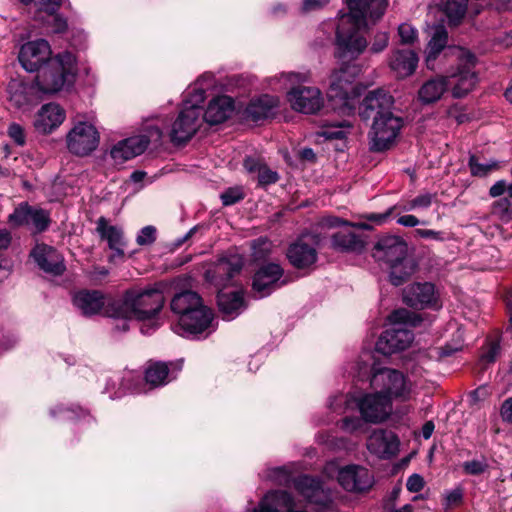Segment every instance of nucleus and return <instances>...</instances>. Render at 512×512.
Returning <instances> with one entry per match:
<instances>
[{
  "label": "nucleus",
  "mask_w": 512,
  "mask_h": 512,
  "mask_svg": "<svg viewBox=\"0 0 512 512\" xmlns=\"http://www.w3.org/2000/svg\"><path fill=\"white\" fill-rule=\"evenodd\" d=\"M332 247L341 252L361 253L365 248V241L359 235L340 231L332 236Z\"/></svg>",
  "instance_id": "f704fd0d"
},
{
  "label": "nucleus",
  "mask_w": 512,
  "mask_h": 512,
  "mask_svg": "<svg viewBox=\"0 0 512 512\" xmlns=\"http://www.w3.org/2000/svg\"><path fill=\"white\" fill-rule=\"evenodd\" d=\"M7 133L9 137L19 146H24L26 143V134L24 128L18 123H11L8 127Z\"/></svg>",
  "instance_id": "8fccbe9b"
},
{
  "label": "nucleus",
  "mask_w": 512,
  "mask_h": 512,
  "mask_svg": "<svg viewBox=\"0 0 512 512\" xmlns=\"http://www.w3.org/2000/svg\"><path fill=\"white\" fill-rule=\"evenodd\" d=\"M348 13L339 16L336 29V56L342 62L356 59L367 47L363 31L384 15L387 0H345Z\"/></svg>",
  "instance_id": "f257e3e1"
},
{
  "label": "nucleus",
  "mask_w": 512,
  "mask_h": 512,
  "mask_svg": "<svg viewBox=\"0 0 512 512\" xmlns=\"http://www.w3.org/2000/svg\"><path fill=\"white\" fill-rule=\"evenodd\" d=\"M289 262L297 269H307L317 261V250L312 237L302 236L287 251Z\"/></svg>",
  "instance_id": "5701e85b"
},
{
  "label": "nucleus",
  "mask_w": 512,
  "mask_h": 512,
  "mask_svg": "<svg viewBox=\"0 0 512 512\" xmlns=\"http://www.w3.org/2000/svg\"><path fill=\"white\" fill-rule=\"evenodd\" d=\"M145 381L151 387L167 384L170 381L168 365L163 362H150L145 370Z\"/></svg>",
  "instance_id": "c9c22d12"
},
{
  "label": "nucleus",
  "mask_w": 512,
  "mask_h": 512,
  "mask_svg": "<svg viewBox=\"0 0 512 512\" xmlns=\"http://www.w3.org/2000/svg\"><path fill=\"white\" fill-rule=\"evenodd\" d=\"M257 178L260 185H269L275 183L278 180V175L275 171H272L263 165L259 168Z\"/></svg>",
  "instance_id": "864d4df0"
},
{
  "label": "nucleus",
  "mask_w": 512,
  "mask_h": 512,
  "mask_svg": "<svg viewBox=\"0 0 512 512\" xmlns=\"http://www.w3.org/2000/svg\"><path fill=\"white\" fill-rule=\"evenodd\" d=\"M389 267L390 282L395 286L403 284L415 271L414 262L408 258L392 264Z\"/></svg>",
  "instance_id": "4c0bfd02"
},
{
  "label": "nucleus",
  "mask_w": 512,
  "mask_h": 512,
  "mask_svg": "<svg viewBox=\"0 0 512 512\" xmlns=\"http://www.w3.org/2000/svg\"><path fill=\"white\" fill-rule=\"evenodd\" d=\"M468 166L470 172L475 177H485L491 172L498 170L500 165L496 160H490L487 163H479L475 155H471L469 158Z\"/></svg>",
  "instance_id": "58836bf2"
},
{
  "label": "nucleus",
  "mask_w": 512,
  "mask_h": 512,
  "mask_svg": "<svg viewBox=\"0 0 512 512\" xmlns=\"http://www.w3.org/2000/svg\"><path fill=\"white\" fill-rule=\"evenodd\" d=\"M416 235L421 237V238L433 239V240H436V241H443L444 240V236H443L442 232L434 231V230H430V229H417L416 230Z\"/></svg>",
  "instance_id": "e2e57ef3"
},
{
  "label": "nucleus",
  "mask_w": 512,
  "mask_h": 512,
  "mask_svg": "<svg viewBox=\"0 0 512 512\" xmlns=\"http://www.w3.org/2000/svg\"><path fill=\"white\" fill-rule=\"evenodd\" d=\"M35 84L29 85L22 80L12 79L8 84L9 101L16 108L29 106L33 101Z\"/></svg>",
  "instance_id": "2f4dec72"
},
{
  "label": "nucleus",
  "mask_w": 512,
  "mask_h": 512,
  "mask_svg": "<svg viewBox=\"0 0 512 512\" xmlns=\"http://www.w3.org/2000/svg\"><path fill=\"white\" fill-rule=\"evenodd\" d=\"M359 72L360 68L357 65L347 64L331 75L327 97L333 108L344 115L353 114L355 111L359 90L354 80Z\"/></svg>",
  "instance_id": "6e6552de"
},
{
  "label": "nucleus",
  "mask_w": 512,
  "mask_h": 512,
  "mask_svg": "<svg viewBox=\"0 0 512 512\" xmlns=\"http://www.w3.org/2000/svg\"><path fill=\"white\" fill-rule=\"evenodd\" d=\"M280 88L288 89L287 101L294 111L304 114H314L324 105L322 92L317 87L300 86L311 80L308 70L302 72H283L274 78Z\"/></svg>",
  "instance_id": "20e7f679"
},
{
  "label": "nucleus",
  "mask_w": 512,
  "mask_h": 512,
  "mask_svg": "<svg viewBox=\"0 0 512 512\" xmlns=\"http://www.w3.org/2000/svg\"><path fill=\"white\" fill-rule=\"evenodd\" d=\"M424 484L425 482L423 477L415 473L408 477L406 487L408 491L416 493L423 489Z\"/></svg>",
  "instance_id": "4d7b16f0"
},
{
  "label": "nucleus",
  "mask_w": 512,
  "mask_h": 512,
  "mask_svg": "<svg viewBox=\"0 0 512 512\" xmlns=\"http://www.w3.org/2000/svg\"><path fill=\"white\" fill-rule=\"evenodd\" d=\"M488 465L484 460H471L463 463V469L466 474L479 475L486 471Z\"/></svg>",
  "instance_id": "3c124183"
},
{
  "label": "nucleus",
  "mask_w": 512,
  "mask_h": 512,
  "mask_svg": "<svg viewBox=\"0 0 512 512\" xmlns=\"http://www.w3.org/2000/svg\"><path fill=\"white\" fill-rule=\"evenodd\" d=\"M171 310L179 316L173 331L181 336H197L210 331L214 314L193 291H183L171 300Z\"/></svg>",
  "instance_id": "7ed1b4c3"
},
{
  "label": "nucleus",
  "mask_w": 512,
  "mask_h": 512,
  "mask_svg": "<svg viewBox=\"0 0 512 512\" xmlns=\"http://www.w3.org/2000/svg\"><path fill=\"white\" fill-rule=\"evenodd\" d=\"M351 128L352 124L348 121H343L339 124H331L323 130L322 136L327 139H343L347 136Z\"/></svg>",
  "instance_id": "a19ab883"
},
{
  "label": "nucleus",
  "mask_w": 512,
  "mask_h": 512,
  "mask_svg": "<svg viewBox=\"0 0 512 512\" xmlns=\"http://www.w3.org/2000/svg\"><path fill=\"white\" fill-rule=\"evenodd\" d=\"M509 207L510 201L504 198L496 202V204L494 205V212L498 213L502 219H509L511 217Z\"/></svg>",
  "instance_id": "13d9d810"
},
{
  "label": "nucleus",
  "mask_w": 512,
  "mask_h": 512,
  "mask_svg": "<svg viewBox=\"0 0 512 512\" xmlns=\"http://www.w3.org/2000/svg\"><path fill=\"white\" fill-rule=\"evenodd\" d=\"M165 303L163 291L158 287L143 290H130L125 294L121 304L113 308V313L106 312L108 317L136 319L145 321L152 319Z\"/></svg>",
  "instance_id": "423d86ee"
},
{
  "label": "nucleus",
  "mask_w": 512,
  "mask_h": 512,
  "mask_svg": "<svg viewBox=\"0 0 512 512\" xmlns=\"http://www.w3.org/2000/svg\"><path fill=\"white\" fill-rule=\"evenodd\" d=\"M374 250V258L389 266L407 258V244L399 236L382 237L375 245Z\"/></svg>",
  "instance_id": "b1692460"
},
{
  "label": "nucleus",
  "mask_w": 512,
  "mask_h": 512,
  "mask_svg": "<svg viewBox=\"0 0 512 512\" xmlns=\"http://www.w3.org/2000/svg\"><path fill=\"white\" fill-rule=\"evenodd\" d=\"M244 260L239 254H230L217 261L207 278L216 286L223 287L218 293V306L224 317L234 319L245 308L244 294L240 287H227V283L240 273Z\"/></svg>",
  "instance_id": "f03ea898"
},
{
  "label": "nucleus",
  "mask_w": 512,
  "mask_h": 512,
  "mask_svg": "<svg viewBox=\"0 0 512 512\" xmlns=\"http://www.w3.org/2000/svg\"><path fill=\"white\" fill-rule=\"evenodd\" d=\"M163 132L158 127H149L148 135H137L119 141L111 149V157L117 163H122L142 154L150 142H159Z\"/></svg>",
  "instance_id": "2eb2a0df"
},
{
  "label": "nucleus",
  "mask_w": 512,
  "mask_h": 512,
  "mask_svg": "<svg viewBox=\"0 0 512 512\" xmlns=\"http://www.w3.org/2000/svg\"><path fill=\"white\" fill-rule=\"evenodd\" d=\"M397 223L404 227H416L421 222L416 216L411 215V214H406V215L400 216L397 220Z\"/></svg>",
  "instance_id": "69168bd1"
},
{
  "label": "nucleus",
  "mask_w": 512,
  "mask_h": 512,
  "mask_svg": "<svg viewBox=\"0 0 512 512\" xmlns=\"http://www.w3.org/2000/svg\"><path fill=\"white\" fill-rule=\"evenodd\" d=\"M100 143V133L89 121H77L66 135V146L70 153L85 157L94 152Z\"/></svg>",
  "instance_id": "ddd939ff"
},
{
  "label": "nucleus",
  "mask_w": 512,
  "mask_h": 512,
  "mask_svg": "<svg viewBox=\"0 0 512 512\" xmlns=\"http://www.w3.org/2000/svg\"><path fill=\"white\" fill-rule=\"evenodd\" d=\"M418 60L412 50H396L390 57L389 66L398 78H406L415 72Z\"/></svg>",
  "instance_id": "c756f323"
},
{
  "label": "nucleus",
  "mask_w": 512,
  "mask_h": 512,
  "mask_svg": "<svg viewBox=\"0 0 512 512\" xmlns=\"http://www.w3.org/2000/svg\"><path fill=\"white\" fill-rule=\"evenodd\" d=\"M354 402L355 401L353 398L348 394H339L332 398V400L329 402V406L333 411L340 414L352 408Z\"/></svg>",
  "instance_id": "de8ad7c7"
},
{
  "label": "nucleus",
  "mask_w": 512,
  "mask_h": 512,
  "mask_svg": "<svg viewBox=\"0 0 512 512\" xmlns=\"http://www.w3.org/2000/svg\"><path fill=\"white\" fill-rule=\"evenodd\" d=\"M322 442L325 443L329 448H331L333 450H341V449L348 450V449H350V443L342 438L341 439H334V438L330 439V437H328L327 439L322 440Z\"/></svg>",
  "instance_id": "052dcab7"
},
{
  "label": "nucleus",
  "mask_w": 512,
  "mask_h": 512,
  "mask_svg": "<svg viewBox=\"0 0 512 512\" xmlns=\"http://www.w3.org/2000/svg\"><path fill=\"white\" fill-rule=\"evenodd\" d=\"M203 78L190 86L184 95L183 108L173 122L169 137L173 143H184L192 138L201 124L202 103L205 100L206 87Z\"/></svg>",
  "instance_id": "39448f33"
},
{
  "label": "nucleus",
  "mask_w": 512,
  "mask_h": 512,
  "mask_svg": "<svg viewBox=\"0 0 512 512\" xmlns=\"http://www.w3.org/2000/svg\"><path fill=\"white\" fill-rule=\"evenodd\" d=\"M389 35L387 32L377 33L374 39V42L371 46V51L373 53L382 52L388 45Z\"/></svg>",
  "instance_id": "6e6d98bb"
},
{
  "label": "nucleus",
  "mask_w": 512,
  "mask_h": 512,
  "mask_svg": "<svg viewBox=\"0 0 512 512\" xmlns=\"http://www.w3.org/2000/svg\"><path fill=\"white\" fill-rule=\"evenodd\" d=\"M393 97L383 89L370 91L363 99L359 114L362 119L368 120L384 112H392Z\"/></svg>",
  "instance_id": "a878e982"
},
{
  "label": "nucleus",
  "mask_w": 512,
  "mask_h": 512,
  "mask_svg": "<svg viewBox=\"0 0 512 512\" xmlns=\"http://www.w3.org/2000/svg\"><path fill=\"white\" fill-rule=\"evenodd\" d=\"M463 500V490L461 488H455L450 490L445 495V507L452 508L459 506Z\"/></svg>",
  "instance_id": "5fc2aeb1"
},
{
  "label": "nucleus",
  "mask_w": 512,
  "mask_h": 512,
  "mask_svg": "<svg viewBox=\"0 0 512 512\" xmlns=\"http://www.w3.org/2000/svg\"><path fill=\"white\" fill-rule=\"evenodd\" d=\"M96 224V231L100 235V238L107 241L109 248L114 251V254L110 257V261H114L115 258H122L124 256L123 247L125 245L122 229L110 225L104 217H100Z\"/></svg>",
  "instance_id": "cd10ccee"
},
{
  "label": "nucleus",
  "mask_w": 512,
  "mask_h": 512,
  "mask_svg": "<svg viewBox=\"0 0 512 512\" xmlns=\"http://www.w3.org/2000/svg\"><path fill=\"white\" fill-rule=\"evenodd\" d=\"M74 306L84 315H95L103 310V314L107 311L113 313V308H117V303L107 302V299L98 291H80L73 297Z\"/></svg>",
  "instance_id": "393cba45"
},
{
  "label": "nucleus",
  "mask_w": 512,
  "mask_h": 512,
  "mask_svg": "<svg viewBox=\"0 0 512 512\" xmlns=\"http://www.w3.org/2000/svg\"><path fill=\"white\" fill-rule=\"evenodd\" d=\"M400 42L404 45H412L418 40V31L410 23H402L398 26Z\"/></svg>",
  "instance_id": "a18cd8bd"
},
{
  "label": "nucleus",
  "mask_w": 512,
  "mask_h": 512,
  "mask_svg": "<svg viewBox=\"0 0 512 512\" xmlns=\"http://www.w3.org/2000/svg\"><path fill=\"white\" fill-rule=\"evenodd\" d=\"M325 473L329 477L337 476L339 484L349 492H361L369 489L373 484V477L363 466L347 465L340 468L335 461L328 462Z\"/></svg>",
  "instance_id": "4468645a"
},
{
  "label": "nucleus",
  "mask_w": 512,
  "mask_h": 512,
  "mask_svg": "<svg viewBox=\"0 0 512 512\" xmlns=\"http://www.w3.org/2000/svg\"><path fill=\"white\" fill-rule=\"evenodd\" d=\"M49 224V215L45 210L31 208L29 225L36 231H43Z\"/></svg>",
  "instance_id": "79ce46f5"
},
{
  "label": "nucleus",
  "mask_w": 512,
  "mask_h": 512,
  "mask_svg": "<svg viewBox=\"0 0 512 512\" xmlns=\"http://www.w3.org/2000/svg\"><path fill=\"white\" fill-rule=\"evenodd\" d=\"M296 490L315 510L325 512L331 508L332 501L329 491L321 483L309 476H300L294 482Z\"/></svg>",
  "instance_id": "a211bd4d"
},
{
  "label": "nucleus",
  "mask_w": 512,
  "mask_h": 512,
  "mask_svg": "<svg viewBox=\"0 0 512 512\" xmlns=\"http://www.w3.org/2000/svg\"><path fill=\"white\" fill-rule=\"evenodd\" d=\"M370 385L391 404L393 401H408L413 395L411 381L402 372L387 367L373 369Z\"/></svg>",
  "instance_id": "9b49d317"
},
{
  "label": "nucleus",
  "mask_w": 512,
  "mask_h": 512,
  "mask_svg": "<svg viewBox=\"0 0 512 512\" xmlns=\"http://www.w3.org/2000/svg\"><path fill=\"white\" fill-rule=\"evenodd\" d=\"M31 208L32 207L27 204L20 205L9 216V222L14 226H28Z\"/></svg>",
  "instance_id": "49530a36"
},
{
  "label": "nucleus",
  "mask_w": 512,
  "mask_h": 512,
  "mask_svg": "<svg viewBox=\"0 0 512 512\" xmlns=\"http://www.w3.org/2000/svg\"><path fill=\"white\" fill-rule=\"evenodd\" d=\"M389 321L392 327L386 329L376 343V350L384 355H391L410 346L413 333L405 327L412 322V315L406 309H399L391 313Z\"/></svg>",
  "instance_id": "1a4fd4ad"
},
{
  "label": "nucleus",
  "mask_w": 512,
  "mask_h": 512,
  "mask_svg": "<svg viewBox=\"0 0 512 512\" xmlns=\"http://www.w3.org/2000/svg\"><path fill=\"white\" fill-rule=\"evenodd\" d=\"M503 421L512 424V397L506 399L500 410Z\"/></svg>",
  "instance_id": "0e129e2a"
},
{
  "label": "nucleus",
  "mask_w": 512,
  "mask_h": 512,
  "mask_svg": "<svg viewBox=\"0 0 512 512\" xmlns=\"http://www.w3.org/2000/svg\"><path fill=\"white\" fill-rule=\"evenodd\" d=\"M155 240L156 228L151 225L143 227L136 238V242L140 246L151 245Z\"/></svg>",
  "instance_id": "09e8293b"
},
{
  "label": "nucleus",
  "mask_w": 512,
  "mask_h": 512,
  "mask_svg": "<svg viewBox=\"0 0 512 512\" xmlns=\"http://www.w3.org/2000/svg\"><path fill=\"white\" fill-rule=\"evenodd\" d=\"M31 256L37 265L47 273L61 275L65 271L62 255L51 246L37 244L31 251Z\"/></svg>",
  "instance_id": "bb28decb"
},
{
  "label": "nucleus",
  "mask_w": 512,
  "mask_h": 512,
  "mask_svg": "<svg viewBox=\"0 0 512 512\" xmlns=\"http://www.w3.org/2000/svg\"><path fill=\"white\" fill-rule=\"evenodd\" d=\"M499 350L500 348L498 344H491L488 351L482 355V359L487 363L494 362L499 354Z\"/></svg>",
  "instance_id": "774afa93"
},
{
  "label": "nucleus",
  "mask_w": 512,
  "mask_h": 512,
  "mask_svg": "<svg viewBox=\"0 0 512 512\" xmlns=\"http://www.w3.org/2000/svg\"><path fill=\"white\" fill-rule=\"evenodd\" d=\"M39 13L47 14V26L51 28L53 33H63L67 29V21L59 14H56L58 9H55L53 12L50 11H41L39 8Z\"/></svg>",
  "instance_id": "37998d69"
},
{
  "label": "nucleus",
  "mask_w": 512,
  "mask_h": 512,
  "mask_svg": "<svg viewBox=\"0 0 512 512\" xmlns=\"http://www.w3.org/2000/svg\"><path fill=\"white\" fill-rule=\"evenodd\" d=\"M66 119V111L59 104L51 102L41 106L33 120L34 129L43 135L53 133Z\"/></svg>",
  "instance_id": "aec40b11"
},
{
  "label": "nucleus",
  "mask_w": 512,
  "mask_h": 512,
  "mask_svg": "<svg viewBox=\"0 0 512 512\" xmlns=\"http://www.w3.org/2000/svg\"><path fill=\"white\" fill-rule=\"evenodd\" d=\"M402 126V119L392 112L375 116L369 132L370 149L374 152L389 149L395 143Z\"/></svg>",
  "instance_id": "f8f14e48"
},
{
  "label": "nucleus",
  "mask_w": 512,
  "mask_h": 512,
  "mask_svg": "<svg viewBox=\"0 0 512 512\" xmlns=\"http://www.w3.org/2000/svg\"><path fill=\"white\" fill-rule=\"evenodd\" d=\"M283 269L277 263L263 265L254 275L253 289L260 297L270 295L275 289L286 283L282 280Z\"/></svg>",
  "instance_id": "412c9836"
},
{
  "label": "nucleus",
  "mask_w": 512,
  "mask_h": 512,
  "mask_svg": "<svg viewBox=\"0 0 512 512\" xmlns=\"http://www.w3.org/2000/svg\"><path fill=\"white\" fill-rule=\"evenodd\" d=\"M279 99L268 94L254 99L246 108V113L254 121L269 117L278 106Z\"/></svg>",
  "instance_id": "473e14b6"
},
{
  "label": "nucleus",
  "mask_w": 512,
  "mask_h": 512,
  "mask_svg": "<svg viewBox=\"0 0 512 512\" xmlns=\"http://www.w3.org/2000/svg\"><path fill=\"white\" fill-rule=\"evenodd\" d=\"M252 255L255 260L266 258L272 251V242L267 238H259L252 242Z\"/></svg>",
  "instance_id": "c03bdc74"
},
{
  "label": "nucleus",
  "mask_w": 512,
  "mask_h": 512,
  "mask_svg": "<svg viewBox=\"0 0 512 512\" xmlns=\"http://www.w3.org/2000/svg\"><path fill=\"white\" fill-rule=\"evenodd\" d=\"M234 110L233 99L229 96L222 95L212 99L204 113V119L211 125L224 122L230 117Z\"/></svg>",
  "instance_id": "7c9ffc66"
},
{
  "label": "nucleus",
  "mask_w": 512,
  "mask_h": 512,
  "mask_svg": "<svg viewBox=\"0 0 512 512\" xmlns=\"http://www.w3.org/2000/svg\"><path fill=\"white\" fill-rule=\"evenodd\" d=\"M356 404L365 422L381 423L392 413V404L389 399L383 397L377 390L364 394Z\"/></svg>",
  "instance_id": "f3484780"
},
{
  "label": "nucleus",
  "mask_w": 512,
  "mask_h": 512,
  "mask_svg": "<svg viewBox=\"0 0 512 512\" xmlns=\"http://www.w3.org/2000/svg\"><path fill=\"white\" fill-rule=\"evenodd\" d=\"M448 21L452 25L459 24L465 17L468 9V0H445L441 6Z\"/></svg>",
  "instance_id": "e433bc0d"
},
{
  "label": "nucleus",
  "mask_w": 512,
  "mask_h": 512,
  "mask_svg": "<svg viewBox=\"0 0 512 512\" xmlns=\"http://www.w3.org/2000/svg\"><path fill=\"white\" fill-rule=\"evenodd\" d=\"M506 190L508 191V185L506 184V182L504 180H499L491 186L489 194L491 197H499Z\"/></svg>",
  "instance_id": "338daca9"
},
{
  "label": "nucleus",
  "mask_w": 512,
  "mask_h": 512,
  "mask_svg": "<svg viewBox=\"0 0 512 512\" xmlns=\"http://www.w3.org/2000/svg\"><path fill=\"white\" fill-rule=\"evenodd\" d=\"M18 59L27 72L38 71L44 64H49L53 60L51 46L44 39L28 41L21 46Z\"/></svg>",
  "instance_id": "dca6fc26"
},
{
  "label": "nucleus",
  "mask_w": 512,
  "mask_h": 512,
  "mask_svg": "<svg viewBox=\"0 0 512 512\" xmlns=\"http://www.w3.org/2000/svg\"><path fill=\"white\" fill-rule=\"evenodd\" d=\"M395 209V207H391L388 209L385 213H371L368 215H365L364 218L368 221L374 222L378 225H381L387 221L389 216L391 215L392 211Z\"/></svg>",
  "instance_id": "680f3d73"
},
{
  "label": "nucleus",
  "mask_w": 512,
  "mask_h": 512,
  "mask_svg": "<svg viewBox=\"0 0 512 512\" xmlns=\"http://www.w3.org/2000/svg\"><path fill=\"white\" fill-rule=\"evenodd\" d=\"M244 198V194L240 188H230L221 194L223 205H233Z\"/></svg>",
  "instance_id": "603ef678"
},
{
  "label": "nucleus",
  "mask_w": 512,
  "mask_h": 512,
  "mask_svg": "<svg viewBox=\"0 0 512 512\" xmlns=\"http://www.w3.org/2000/svg\"><path fill=\"white\" fill-rule=\"evenodd\" d=\"M430 39L425 50L428 69L434 70V63L448 43V33L443 25H434L429 30Z\"/></svg>",
  "instance_id": "c85d7f7f"
},
{
  "label": "nucleus",
  "mask_w": 512,
  "mask_h": 512,
  "mask_svg": "<svg viewBox=\"0 0 512 512\" xmlns=\"http://www.w3.org/2000/svg\"><path fill=\"white\" fill-rule=\"evenodd\" d=\"M404 301L414 308H434L441 307L439 294L435 286L431 283H414L408 286L403 293Z\"/></svg>",
  "instance_id": "6ab92c4d"
},
{
  "label": "nucleus",
  "mask_w": 512,
  "mask_h": 512,
  "mask_svg": "<svg viewBox=\"0 0 512 512\" xmlns=\"http://www.w3.org/2000/svg\"><path fill=\"white\" fill-rule=\"evenodd\" d=\"M400 441L395 433L384 429L374 430L367 439L370 453L382 459H390L399 451Z\"/></svg>",
  "instance_id": "4be33fe9"
},
{
  "label": "nucleus",
  "mask_w": 512,
  "mask_h": 512,
  "mask_svg": "<svg viewBox=\"0 0 512 512\" xmlns=\"http://www.w3.org/2000/svg\"><path fill=\"white\" fill-rule=\"evenodd\" d=\"M446 55H450L458 63L457 68L451 69L446 75L448 87H451L454 97H463L472 91L478 82L476 73L472 71L476 62L475 56L460 47L449 49Z\"/></svg>",
  "instance_id": "9d476101"
},
{
  "label": "nucleus",
  "mask_w": 512,
  "mask_h": 512,
  "mask_svg": "<svg viewBox=\"0 0 512 512\" xmlns=\"http://www.w3.org/2000/svg\"><path fill=\"white\" fill-rule=\"evenodd\" d=\"M448 88L446 76H437L426 81L418 91L419 100L423 104H430L438 101Z\"/></svg>",
  "instance_id": "72a5a7b5"
},
{
  "label": "nucleus",
  "mask_w": 512,
  "mask_h": 512,
  "mask_svg": "<svg viewBox=\"0 0 512 512\" xmlns=\"http://www.w3.org/2000/svg\"><path fill=\"white\" fill-rule=\"evenodd\" d=\"M76 72L75 56L70 52L58 54L37 74L35 86L40 93L55 94L73 83Z\"/></svg>",
  "instance_id": "0eeeda50"
},
{
  "label": "nucleus",
  "mask_w": 512,
  "mask_h": 512,
  "mask_svg": "<svg viewBox=\"0 0 512 512\" xmlns=\"http://www.w3.org/2000/svg\"><path fill=\"white\" fill-rule=\"evenodd\" d=\"M363 421V419L358 417L345 418L342 421V429L347 432L357 431L362 427Z\"/></svg>",
  "instance_id": "bf43d9fd"
},
{
  "label": "nucleus",
  "mask_w": 512,
  "mask_h": 512,
  "mask_svg": "<svg viewBox=\"0 0 512 512\" xmlns=\"http://www.w3.org/2000/svg\"><path fill=\"white\" fill-rule=\"evenodd\" d=\"M434 198V194L423 193L408 201L406 204L401 205L400 208L405 212L419 209H428L431 206Z\"/></svg>",
  "instance_id": "ea45409f"
}]
</instances>
